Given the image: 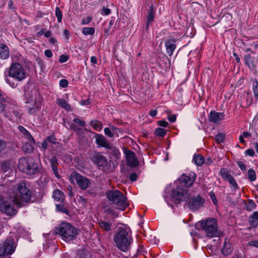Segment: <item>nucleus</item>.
<instances>
[{"label": "nucleus", "mask_w": 258, "mask_h": 258, "mask_svg": "<svg viewBox=\"0 0 258 258\" xmlns=\"http://www.w3.org/2000/svg\"><path fill=\"white\" fill-rule=\"evenodd\" d=\"M0 211L7 216L11 217L15 215L17 212V210L11 204L8 203V202L2 207V209H0Z\"/></svg>", "instance_id": "obj_18"}, {"label": "nucleus", "mask_w": 258, "mask_h": 258, "mask_svg": "<svg viewBox=\"0 0 258 258\" xmlns=\"http://www.w3.org/2000/svg\"><path fill=\"white\" fill-rule=\"evenodd\" d=\"M70 177L72 179H75L79 187L83 190L87 189L91 184V181L89 178L81 175L76 172H73L71 174Z\"/></svg>", "instance_id": "obj_10"}, {"label": "nucleus", "mask_w": 258, "mask_h": 258, "mask_svg": "<svg viewBox=\"0 0 258 258\" xmlns=\"http://www.w3.org/2000/svg\"><path fill=\"white\" fill-rule=\"evenodd\" d=\"M110 12H111L110 9L103 7L102 9L101 14H104L105 15H108L110 13Z\"/></svg>", "instance_id": "obj_60"}, {"label": "nucleus", "mask_w": 258, "mask_h": 258, "mask_svg": "<svg viewBox=\"0 0 258 258\" xmlns=\"http://www.w3.org/2000/svg\"><path fill=\"white\" fill-rule=\"evenodd\" d=\"M1 245L3 248L4 256L12 254L15 251L16 247L15 239L12 237L7 238L3 243H1Z\"/></svg>", "instance_id": "obj_11"}, {"label": "nucleus", "mask_w": 258, "mask_h": 258, "mask_svg": "<svg viewBox=\"0 0 258 258\" xmlns=\"http://www.w3.org/2000/svg\"><path fill=\"white\" fill-rule=\"evenodd\" d=\"M227 181H228L230 183L232 187L234 190L238 188V184H237L235 179L233 178V176H232V177H231L230 178V179H229Z\"/></svg>", "instance_id": "obj_46"}, {"label": "nucleus", "mask_w": 258, "mask_h": 258, "mask_svg": "<svg viewBox=\"0 0 258 258\" xmlns=\"http://www.w3.org/2000/svg\"><path fill=\"white\" fill-rule=\"evenodd\" d=\"M94 137L96 143L98 147H104L106 149L111 148L112 144L109 142L102 135L96 134Z\"/></svg>", "instance_id": "obj_16"}, {"label": "nucleus", "mask_w": 258, "mask_h": 258, "mask_svg": "<svg viewBox=\"0 0 258 258\" xmlns=\"http://www.w3.org/2000/svg\"><path fill=\"white\" fill-rule=\"evenodd\" d=\"M54 231L67 242L75 239L78 234V230L74 226L66 222L61 223Z\"/></svg>", "instance_id": "obj_4"}, {"label": "nucleus", "mask_w": 258, "mask_h": 258, "mask_svg": "<svg viewBox=\"0 0 258 258\" xmlns=\"http://www.w3.org/2000/svg\"><path fill=\"white\" fill-rule=\"evenodd\" d=\"M253 91L254 97L258 99V81L255 79L253 82Z\"/></svg>", "instance_id": "obj_42"}, {"label": "nucleus", "mask_w": 258, "mask_h": 258, "mask_svg": "<svg viewBox=\"0 0 258 258\" xmlns=\"http://www.w3.org/2000/svg\"><path fill=\"white\" fill-rule=\"evenodd\" d=\"M95 32V29L93 27H84L83 29L82 33L84 35H93Z\"/></svg>", "instance_id": "obj_39"}, {"label": "nucleus", "mask_w": 258, "mask_h": 258, "mask_svg": "<svg viewBox=\"0 0 258 258\" xmlns=\"http://www.w3.org/2000/svg\"><path fill=\"white\" fill-rule=\"evenodd\" d=\"M89 125L96 131H100L102 128L101 123L98 120H96L90 121Z\"/></svg>", "instance_id": "obj_34"}, {"label": "nucleus", "mask_w": 258, "mask_h": 258, "mask_svg": "<svg viewBox=\"0 0 258 258\" xmlns=\"http://www.w3.org/2000/svg\"><path fill=\"white\" fill-rule=\"evenodd\" d=\"M53 199L57 201L61 202L64 200V195L62 192H61L59 189H55L53 192Z\"/></svg>", "instance_id": "obj_27"}, {"label": "nucleus", "mask_w": 258, "mask_h": 258, "mask_svg": "<svg viewBox=\"0 0 258 258\" xmlns=\"http://www.w3.org/2000/svg\"><path fill=\"white\" fill-rule=\"evenodd\" d=\"M76 258H91V255L88 250L80 249L76 253Z\"/></svg>", "instance_id": "obj_25"}, {"label": "nucleus", "mask_w": 258, "mask_h": 258, "mask_svg": "<svg viewBox=\"0 0 258 258\" xmlns=\"http://www.w3.org/2000/svg\"><path fill=\"white\" fill-rule=\"evenodd\" d=\"M172 197L174 202L176 204H178L181 201H186L189 198V191L186 189L177 186L175 189L172 190Z\"/></svg>", "instance_id": "obj_8"}, {"label": "nucleus", "mask_w": 258, "mask_h": 258, "mask_svg": "<svg viewBox=\"0 0 258 258\" xmlns=\"http://www.w3.org/2000/svg\"><path fill=\"white\" fill-rule=\"evenodd\" d=\"M166 134V131L165 129L160 127L157 128L155 132V134L158 137H163L165 136Z\"/></svg>", "instance_id": "obj_43"}, {"label": "nucleus", "mask_w": 258, "mask_h": 258, "mask_svg": "<svg viewBox=\"0 0 258 258\" xmlns=\"http://www.w3.org/2000/svg\"><path fill=\"white\" fill-rule=\"evenodd\" d=\"M18 167L20 171L29 175H33L40 170V165L33 158H22L19 159Z\"/></svg>", "instance_id": "obj_5"}, {"label": "nucleus", "mask_w": 258, "mask_h": 258, "mask_svg": "<svg viewBox=\"0 0 258 258\" xmlns=\"http://www.w3.org/2000/svg\"><path fill=\"white\" fill-rule=\"evenodd\" d=\"M114 22V20L113 19H111L109 22V26H108V28L104 30V33L107 36L109 35L110 30L111 29L112 26L113 25Z\"/></svg>", "instance_id": "obj_48"}, {"label": "nucleus", "mask_w": 258, "mask_h": 258, "mask_svg": "<svg viewBox=\"0 0 258 258\" xmlns=\"http://www.w3.org/2000/svg\"><path fill=\"white\" fill-rule=\"evenodd\" d=\"M107 212L108 214H111L114 217H116L118 216V214H117L112 209L108 208L107 210Z\"/></svg>", "instance_id": "obj_61"}, {"label": "nucleus", "mask_w": 258, "mask_h": 258, "mask_svg": "<svg viewBox=\"0 0 258 258\" xmlns=\"http://www.w3.org/2000/svg\"><path fill=\"white\" fill-rule=\"evenodd\" d=\"M10 56V50L9 47L3 43H0V58L6 59Z\"/></svg>", "instance_id": "obj_21"}, {"label": "nucleus", "mask_w": 258, "mask_h": 258, "mask_svg": "<svg viewBox=\"0 0 258 258\" xmlns=\"http://www.w3.org/2000/svg\"><path fill=\"white\" fill-rule=\"evenodd\" d=\"M249 224L253 228L258 226V211L253 212L249 217Z\"/></svg>", "instance_id": "obj_22"}, {"label": "nucleus", "mask_w": 258, "mask_h": 258, "mask_svg": "<svg viewBox=\"0 0 258 258\" xmlns=\"http://www.w3.org/2000/svg\"><path fill=\"white\" fill-rule=\"evenodd\" d=\"M7 192L8 198L19 208L30 202L32 196L31 190L24 181L9 186Z\"/></svg>", "instance_id": "obj_1"}, {"label": "nucleus", "mask_w": 258, "mask_h": 258, "mask_svg": "<svg viewBox=\"0 0 258 258\" xmlns=\"http://www.w3.org/2000/svg\"><path fill=\"white\" fill-rule=\"evenodd\" d=\"M26 77L27 74L22 64L18 62H15L13 63L9 68L8 75L7 76L5 80L11 87L15 88L17 86V84L12 82L9 78H12L17 81L21 82Z\"/></svg>", "instance_id": "obj_3"}, {"label": "nucleus", "mask_w": 258, "mask_h": 258, "mask_svg": "<svg viewBox=\"0 0 258 258\" xmlns=\"http://www.w3.org/2000/svg\"><path fill=\"white\" fill-rule=\"evenodd\" d=\"M220 174L221 177L226 181H228L232 176L225 168L221 169Z\"/></svg>", "instance_id": "obj_33"}, {"label": "nucleus", "mask_w": 258, "mask_h": 258, "mask_svg": "<svg viewBox=\"0 0 258 258\" xmlns=\"http://www.w3.org/2000/svg\"><path fill=\"white\" fill-rule=\"evenodd\" d=\"M200 224V227L205 231L208 237H220L223 235L222 232L218 229L217 223L215 219H207L201 221Z\"/></svg>", "instance_id": "obj_7"}, {"label": "nucleus", "mask_w": 258, "mask_h": 258, "mask_svg": "<svg viewBox=\"0 0 258 258\" xmlns=\"http://www.w3.org/2000/svg\"><path fill=\"white\" fill-rule=\"evenodd\" d=\"M92 20V18L91 17H87L85 18H83L82 20V24L83 25H86L89 24Z\"/></svg>", "instance_id": "obj_56"}, {"label": "nucleus", "mask_w": 258, "mask_h": 258, "mask_svg": "<svg viewBox=\"0 0 258 258\" xmlns=\"http://www.w3.org/2000/svg\"><path fill=\"white\" fill-rule=\"evenodd\" d=\"M92 161L96 164L99 169L105 171L108 168V161L106 157L100 153H95L91 158Z\"/></svg>", "instance_id": "obj_12"}, {"label": "nucleus", "mask_w": 258, "mask_h": 258, "mask_svg": "<svg viewBox=\"0 0 258 258\" xmlns=\"http://www.w3.org/2000/svg\"><path fill=\"white\" fill-rule=\"evenodd\" d=\"M165 45L166 48L167 53L169 56H171L176 47L175 40L174 39L167 40L165 42Z\"/></svg>", "instance_id": "obj_20"}, {"label": "nucleus", "mask_w": 258, "mask_h": 258, "mask_svg": "<svg viewBox=\"0 0 258 258\" xmlns=\"http://www.w3.org/2000/svg\"><path fill=\"white\" fill-rule=\"evenodd\" d=\"M194 161L197 166H201L204 163L205 159L203 156L198 154L194 156Z\"/></svg>", "instance_id": "obj_31"}, {"label": "nucleus", "mask_w": 258, "mask_h": 258, "mask_svg": "<svg viewBox=\"0 0 258 258\" xmlns=\"http://www.w3.org/2000/svg\"><path fill=\"white\" fill-rule=\"evenodd\" d=\"M111 130L112 131V132L114 133V134L117 136V137L119 136V135H118V133L117 132V131H120V128H117L116 127H115L113 125H110V127H109Z\"/></svg>", "instance_id": "obj_62"}, {"label": "nucleus", "mask_w": 258, "mask_h": 258, "mask_svg": "<svg viewBox=\"0 0 258 258\" xmlns=\"http://www.w3.org/2000/svg\"><path fill=\"white\" fill-rule=\"evenodd\" d=\"M73 121L74 123H76L77 125L81 127H84L86 125V122L85 121L81 120L78 118H74Z\"/></svg>", "instance_id": "obj_47"}, {"label": "nucleus", "mask_w": 258, "mask_h": 258, "mask_svg": "<svg viewBox=\"0 0 258 258\" xmlns=\"http://www.w3.org/2000/svg\"><path fill=\"white\" fill-rule=\"evenodd\" d=\"M116 247L122 251L126 252L130 248L133 239L131 229L128 227H118L113 238Z\"/></svg>", "instance_id": "obj_2"}, {"label": "nucleus", "mask_w": 258, "mask_h": 258, "mask_svg": "<svg viewBox=\"0 0 258 258\" xmlns=\"http://www.w3.org/2000/svg\"><path fill=\"white\" fill-rule=\"evenodd\" d=\"M99 226L103 230L108 231L110 230L112 224L110 222H107L105 221H100L99 223Z\"/></svg>", "instance_id": "obj_35"}, {"label": "nucleus", "mask_w": 258, "mask_h": 258, "mask_svg": "<svg viewBox=\"0 0 258 258\" xmlns=\"http://www.w3.org/2000/svg\"><path fill=\"white\" fill-rule=\"evenodd\" d=\"M248 179L251 181H253L256 179L255 172L252 169H249L247 172Z\"/></svg>", "instance_id": "obj_40"}, {"label": "nucleus", "mask_w": 258, "mask_h": 258, "mask_svg": "<svg viewBox=\"0 0 258 258\" xmlns=\"http://www.w3.org/2000/svg\"><path fill=\"white\" fill-rule=\"evenodd\" d=\"M224 117V114L221 112H217L215 110L211 111L209 116V120L213 123H217L222 120Z\"/></svg>", "instance_id": "obj_19"}, {"label": "nucleus", "mask_w": 258, "mask_h": 258, "mask_svg": "<svg viewBox=\"0 0 258 258\" xmlns=\"http://www.w3.org/2000/svg\"><path fill=\"white\" fill-rule=\"evenodd\" d=\"M46 140L48 143L52 144H56V139L53 136H48Z\"/></svg>", "instance_id": "obj_51"}, {"label": "nucleus", "mask_w": 258, "mask_h": 258, "mask_svg": "<svg viewBox=\"0 0 258 258\" xmlns=\"http://www.w3.org/2000/svg\"><path fill=\"white\" fill-rule=\"evenodd\" d=\"M205 203L204 199L197 196L190 199L187 203L188 207L192 211H196L202 207Z\"/></svg>", "instance_id": "obj_15"}, {"label": "nucleus", "mask_w": 258, "mask_h": 258, "mask_svg": "<svg viewBox=\"0 0 258 258\" xmlns=\"http://www.w3.org/2000/svg\"><path fill=\"white\" fill-rule=\"evenodd\" d=\"M1 169L4 172H7L11 170L10 162L7 161H3L1 163Z\"/></svg>", "instance_id": "obj_38"}, {"label": "nucleus", "mask_w": 258, "mask_h": 258, "mask_svg": "<svg viewBox=\"0 0 258 258\" xmlns=\"http://www.w3.org/2000/svg\"><path fill=\"white\" fill-rule=\"evenodd\" d=\"M246 209L249 212L252 211L256 208V205L252 200H248L245 204Z\"/></svg>", "instance_id": "obj_36"}, {"label": "nucleus", "mask_w": 258, "mask_h": 258, "mask_svg": "<svg viewBox=\"0 0 258 258\" xmlns=\"http://www.w3.org/2000/svg\"><path fill=\"white\" fill-rule=\"evenodd\" d=\"M104 133L106 136L109 138H113L115 135L109 127L104 128Z\"/></svg>", "instance_id": "obj_45"}, {"label": "nucleus", "mask_w": 258, "mask_h": 258, "mask_svg": "<svg viewBox=\"0 0 258 258\" xmlns=\"http://www.w3.org/2000/svg\"><path fill=\"white\" fill-rule=\"evenodd\" d=\"M244 61L245 64L251 70H253L255 69L257 62V59L256 58H255L249 54H247L245 55Z\"/></svg>", "instance_id": "obj_17"}, {"label": "nucleus", "mask_w": 258, "mask_h": 258, "mask_svg": "<svg viewBox=\"0 0 258 258\" xmlns=\"http://www.w3.org/2000/svg\"><path fill=\"white\" fill-rule=\"evenodd\" d=\"M108 200L115 204L117 208L124 211L128 206L126 202V197L118 190H109L106 193Z\"/></svg>", "instance_id": "obj_6"}, {"label": "nucleus", "mask_w": 258, "mask_h": 258, "mask_svg": "<svg viewBox=\"0 0 258 258\" xmlns=\"http://www.w3.org/2000/svg\"><path fill=\"white\" fill-rule=\"evenodd\" d=\"M108 149L111 150V154L116 160H118L120 158V152L118 149L114 147L113 144H111V148H108Z\"/></svg>", "instance_id": "obj_32"}, {"label": "nucleus", "mask_w": 258, "mask_h": 258, "mask_svg": "<svg viewBox=\"0 0 258 258\" xmlns=\"http://www.w3.org/2000/svg\"><path fill=\"white\" fill-rule=\"evenodd\" d=\"M69 83L66 79H61L59 81V85L61 87L66 88L68 86Z\"/></svg>", "instance_id": "obj_53"}, {"label": "nucleus", "mask_w": 258, "mask_h": 258, "mask_svg": "<svg viewBox=\"0 0 258 258\" xmlns=\"http://www.w3.org/2000/svg\"><path fill=\"white\" fill-rule=\"evenodd\" d=\"M57 104L61 107L63 108L66 109V110H69L71 108L70 105L67 102V101L61 98H58L56 100Z\"/></svg>", "instance_id": "obj_30"}, {"label": "nucleus", "mask_w": 258, "mask_h": 258, "mask_svg": "<svg viewBox=\"0 0 258 258\" xmlns=\"http://www.w3.org/2000/svg\"><path fill=\"white\" fill-rule=\"evenodd\" d=\"M19 131L24 135V136L30 140H33V139L31 134L22 126H19Z\"/></svg>", "instance_id": "obj_37"}, {"label": "nucleus", "mask_w": 258, "mask_h": 258, "mask_svg": "<svg viewBox=\"0 0 258 258\" xmlns=\"http://www.w3.org/2000/svg\"><path fill=\"white\" fill-rule=\"evenodd\" d=\"M41 102L39 100H36L34 101V106L29 108L28 112L30 114H33L38 111V109L41 106Z\"/></svg>", "instance_id": "obj_29"}, {"label": "nucleus", "mask_w": 258, "mask_h": 258, "mask_svg": "<svg viewBox=\"0 0 258 258\" xmlns=\"http://www.w3.org/2000/svg\"><path fill=\"white\" fill-rule=\"evenodd\" d=\"M38 94L39 96V92L32 87L31 84L28 83L24 87V96L25 98V103H29L32 102L33 101L39 100L36 98V95Z\"/></svg>", "instance_id": "obj_9"}, {"label": "nucleus", "mask_w": 258, "mask_h": 258, "mask_svg": "<svg viewBox=\"0 0 258 258\" xmlns=\"http://www.w3.org/2000/svg\"><path fill=\"white\" fill-rule=\"evenodd\" d=\"M227 240V239H225L224 245L221 249L222 253L225 256L228 255L232 251L231 244Z\"/></svg>", "instance_id": "obj_23"}, {"label": "nucleus", "mask_w": 258, "mask_h": 258, "mask_svg": "<svg viewBox=\"0 0 258 258\" xmlns=\"http://www.w3.org/2000/svg\"><path fill=\"white\" fill-rule=\"evenodd\" d=\"M51 166L53 173L56 177H59V174L57 170V160L56 157L53 156L50 160Z\"/></svg>", "instance_id": "obj_26"}, {"label": "nucleus", "mask_w": 258, "mask_h": 258, "mask_svg": "<svg viewBox=\"0 0 258 258\" xmlns=\"http://www.w3.org/2000/svg\"><path fill=\"white\" fill-rule=\"evenodd\" d=\"M130 179L132 181H135L137 179V175L136 173H133L130 175Z\"/></svg>", "instance_id": "obj_64"}, {"label": "nucleus", "mask_w": 258, "mask_h": 258, "mask_svg": "<svg viewBox=\"0 0 258 258\" xmlns=\"http://www.w3.org/2000/svg\"><path fill=\"white\" fill-rule=\"evenodd\" d=\"M158 124L163 127H166L168 125V122L165 120H161L158 122Z\"/></svg>", "instance_id": "obj_63"}, {"label": "nucleus", "mask_w": 258, "mask_h": 258, "mask_svg": "<svg viewBox=\"0 0 258 258\" xmlns=\"http://www.w3.org/2000/svg\"><path fill=\"white\" fill-rule=\"evenodd\" d=\"M7 202L5 200V198L0 195V209H2V207L6 204Z\"/></svg>", "instance_id": "obj_57"}, {"label": "nucleus", "mask_w": 258, "mask_h": 258, "mask_svg": "<svg viewBox=\"0 0 258 258\" xmlns=\"http://www.w3.org/2000/svg\"><path fill=\"white\" fill-rule=\"evenodd\" d=\"M7 145L6 142L0 139V152H2L6 148Z\"/></svg>", "instance_id": "obj_52"}, {"label": "nucleus", "mask_w": 258, "mask_h": 258, "mask_svg": "<svg viewBox=\"0 0 258 258\" xmlns=\"http://www.w3.org/2000/svg\"><path fill=\"white\" fill-rule=\"evenodd\" d=\"M56 209L63 213H65L67 215H69V212L68 209L64 206L63 204H56Z\"/></svg>", "instance_id": "obj_41"}, {"label": "nucleus", "mask_w": 258, "mask_h": 258, "mask_svg": "<svg viewBox=\"0 0 258 258\" xmlns=\"http://www.w3.org/2000/svg\"><path fill=\"white\" fill-rule=\"evenodd\" d=\"M82 127L73 123H70V130L74 131L75 133L78 136H80L83 134V131Z\"/></svg>", "instance_id": "obj_28"}, {"label": "nucleus", "mask_w": 258, "mask_h": 258, "mask_svg": "<svg viewBox=\"0 0 258 258\" xmlns=\"http://www.w3.org/2000/svg\"><path fill=\"white\" fill-rule=\"evenodd\" d=\"M69 59V56L65 55H61L59 58V61L60 63L66 62Z\"/></svg>", "instance_id": "obj_55"}, {"label": "nucleus", "mask_w": 258, "mask_h": 258, "mask_svg": "<svg viewBox=\"0 0 258 258\" xmlns=\"http://www.w3.org/2000/svg\"><path fill=\"white\" fill-rule=\"evenodd\" d=\"M237 164L238 166V167L242 170H246V165L241 161H237Z\"/></svg>", "instance_id": "obj_59"}, {"label": "nucleus", "mask_w": 258, "mask_h": 258, "mask_svg": "<svg viewBox=\"0 0 258 258\" xmlns=\"http://www.w3.org/2000/svg\"><path fill=\"white\" fill-rule=\"evenodd\" d=\"M55 14L57 17L58 22H61L62 20V13L60 9L58 7L55 8Z\"/></svg>", "instance_id": "obj_44"}, {"label": "nucleus", "mask_w": 258, "mask_h": 258, "mask_svg": "<svg viewBox=\"0 0 258 258\" xmlns=\"http://www.w3.org/2000/svg\"><path fill=\"white\" fill-rule=\"evenodd\" d=\"M23 149L25 150V151L27 153H31L33 151V147L29 143H26L23 146Z\"/></svg>", "instance_id": "obj_50"}, {"label": "nucleus", "mask_w": 258, "mask_h": 258, "mask_svg": "<svg viewBox=\"0 0 258 258\" xmlns=\"http://www.w3.org/2000/svg\"><path fill=\"white\" fill-rule=\"evenodd\" d=\"M168 119L170 122H174L176 121V114H169L168 116Z\"/></svg>", "instance_id": "obj_58"}, {"label": "nucleus", "mask_w": 258, "mask_h": 258, "mask_svg": "<svg viewBox=\"0 0 258 258\" xmlns=\"http://www.w3.org/2000/svg\"><path fill=\"white\" fill-rule=\"evenodd\" d=\"M196 175L194 173H190L188 174H183L178 180L181 185L184 187L191 186L196 180Z\"/></svg>", "instance_id": "obj_14"}, {"label": "nucleus", "mask_w": 258, "mask_h": 258, "mask_svg": "<svg viewBox=\"0 0 258 258\" xmlns=\"http://www.w3.org/2000/svg\"><path fill=\"white\" fill-rule=\"evenodd\" d=\"M216 141L218 143L223 142L225 139V136L223 134L219 133L216 136Z\"/></svg>", "instance_id": "obj_49"}, {"label": "nucleus", "mask_w": 258, "mask_h": 258, "mask_svg": "<svg viewBox=\"0 0 258 258\" xmlns=\"http://www.w3.org/2000/svg\"><path fill=\"white\" fill-rule=\"evenodd\" d=\"M154 6L151 5L150 9L148 12L147 21L146 23V29H148L149 25L150 22L154 21Z\"/></svg>", "instance_id": "obj_24"}, {"label": "nucleus", "mask_w": 258, "mask_h": 258, "mask_svg": "<svg viewBox=\"0 0 258 258\" xmlns=\"http://www.w3.org/2000/svg\"><path fill=\"white\" fill-rule=\"evenodd\" d=\"M245 154L249 155L250 157H253L255 155V153L252 149H248L245 151Z\"/></svg>", "instance_id": "obj_54"}, {"label": "nucleus", "mask_w": 258, "mask_h": 258, "mask_svg": "<svg viewBox=\"0 0 258 258\" xmlns=\"http://www.w3.org/2000/svg\"><path fill=\"white\" fill-rule=\"evenodd\" d=\"M123 150L125 155L126 162L127 166L132 168H135L138 166L139 163L135 153L125 147H123Z\"/></svg>", "instance_id": "obj_13"}]
</instances>
